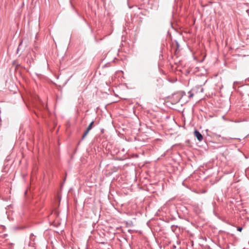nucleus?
Listing matches in <instances>:
<instances>
[{"instance_id": "4", "label": "nucleus", "mask_w": 249, "mask_h": 249, "mask_svg": "<svg viewBox=\"0 0 249 249\" xmlns=\"http://www.w3.org/2000/svg\"><path fill=\"white\" fill-rule=\"evenodd\" d=\"M58 198L59 199V200L60 201V198L59 196H58Z\"/></svg>"}, {"instance_id": "2", "label": "nucleus", "mask_w": 249, "mask_h": 249, "mask_svg": "<svg viewBox=\"0 0 249 249\" xmlns=\"http://www.w3.org/2000/svg\"><path fill=\"white\" fill-rule=\"evenodd\" d=\"M194 135L196 137L199 141H201L203 139V136L197 130H195L194 132Z\"/></svg>"}, {"instance_id": "1", "label": "nucleus", "mask_w": 249, "mask_h": 249, "mask_svg": "<svg viewBox=\"0 0 249 249\" xmlns=\"http://www.w3.org/2000/svg\"><path fill=\"white\" fill-rule=\"evenodd\" d=\"M93 123H94V122L93 121L90 123V124H89V126L88 127L86 131L84 132V133L83 135V137H82L83 139H84L88 135V134L89 133V131L91 129V128L92 127V125L93 124Z\"/></svg>"}, {"instance_id": "3", "label": "nucleus", "mask_w": 249, "mask_h": 249, "mask_svg": "<svg viewBox=\"0 0 249 249\" xmlns=\"http://www.w3.org/2000/svg\"><path fill=\"white\" fill-rule=\"evenodd\" d=\"M237 231L241 232L242 231V228L241 227H238Z\"/></svg>"}]
</instances>
